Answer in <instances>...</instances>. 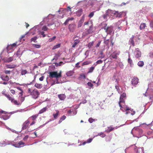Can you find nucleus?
<instances>
[{"label": "nucleus", "instance_id": "393cba45", "mask_svg": "<svg viewBox=\"0 0 153 153\" xmlns=\"http://www.w3.org/2000/svg\"><path fill=\"white\" fill-rule=\"evenodd\" d=\"M47 109L48 108L47 107H45L42 108L39 111V114H41L45 112L47 110Z\"/></svg>", "mask_w": 153, "mask_h": 153}, {"label": "nucleus", "instance_id": "0eeeda50", "mask_svg": "<svg viewBox=\"0 0 153 153\" xmlns=\"http://www.w3.org/2000/svg\"><path fill=\"white\" fill-rule=\"evenodd\" d=\"M108 34H110L114 32V30L113 29V27L112 26H110L108 27L107 30L105 31Z\"/></svg>", "mask_w": 153, "mask_h": 153}, {"label": "nucleus", "instance_id": "c756f323", "mask_svg": "<svg viewBox=\"0 0 153 153\" xmlns=\"http://www.w3.org/2000/svg\"><path fill=\"white\" fill-rule=\"evenodd\" d=\"M16 66V65L14 64L12 65H7L6 67L8 68H15Z\"/></svg>", "mask_w": 153, "mask_h": 153}, {"label": "nucleus", "instance_id": "c85d7f7f", "mask_svg": "<svg viewBox=\"0 0 153 153\" xmlns=\"http://www.w3.org/2000/svg\"><path fill=\"white\" fill-rule=\"evenodd\" d=\"M56 113L55 114H53V116L54 119H57V116L59 114V111L58 110H56Z\"/></svg>", "mask_w": 153, "mask_h": 153}, {"label": "nucleus", "instance_id": "2f4dec72", "mask_svg": "<svg viewBox=\"0 0 153 153\" xmlns=\"http://www.w3.org/2000/svg\"><path fill=\"white\" fill-rule=\"evenodd\" d=\"M74 73V72L73 71H70L66 73V75L67 76H71L73 75Z\"/></svg>", "mask_w": 153, "mask_h": 153}, {"label": "nucleus", "instance_id": "e433bc0d", "mask_svg": "<svg viewBox=\"0 0 153 153\" xmlns=\"http://www.w3.org/2000/svg\"><path fill=\"white\" fill-rule=\"evenodd\" d=\"M98 135L100 136L101 137L103 138L106 136V135L103 132H101L99 133Z\"/></svg>", "mask_w": 153, "mask_h": 153}, {"label": "nucleus", "instance_id": "9d476101", "mask_svg": "<svg viewBox=\"0 0 153 153\" xmlns=\"http://www.w3.org/2000/svg\"><path fill=\"white\" fill-rule=\"evenodd\" d=\"M114 10H111L109 9H108L106 11V15H108V16H113L114 13H113L114 12Z\"/></svg>", "mask_w": 153, "mask_h": 153}, {"label": "nucleus", "instance_id": "f704fd0d", "mask_svg": "<svg viewBox=\"0 0 153 153\" xmlns=\"http://www.w3.org/2000/svg\"><path fill=\"white\" fill-rule=\"evenodd\" d=\"M25 99V98L24 97L22 96L19 97V101L21 102V104H22V103L24 101Z\"/></svg>", "mask_w": 153, "mask_h": 153}, {"label": "nucleus", "instance_id": "a211bd4d", "mask_svg": "<svg viewBox=\"0 0 153 153\" xmlns=\"http://www.w3.org/2000/svg\"><path fill=\"white\" fill-rule=\"evenodd\" d=\"M134 36L132 35V37L130 38L129 40V42L130 43V44L132 45L133 46H134L135 45L134 41Z\"/></svg>", "mask_w": 153, "mask_h": 153}, {"label": "nucleus", "instance_id": "4c0bfd02", "mask_svg": "<svg viewBox=\"0 0 153 153\" xmlns=\"http://www.w3.org/2000/svg\"><path fill=\"white\" fill-rule=\"evenodd\" d=\"M37 39V37L36 36H35L33 37L32 38L30 39V41L32 42L33 41L34 42H36L37 41H36V40Z\"/></svg>", "mask_w": 153, "mask_h": 153}, {"label": "nucleus", "instance_id": "412c9836", "mask_svg": "<svg viewBox=\"0 0 153 153\" xmlns=\"http://www.w3.org/2000/svg\"><path fill=\"white\" fill-rule=\"evenodd\" d=\"M1 78L3 80L6 81H8L9 80V77L7 75H2Z\"/></svg>", "mask_w": 153, "mask_h": 153}, {"label": "nucleus", "instance_id": "a18cd8bd", "mask_svg": "<svg viewBox=\"0 0 153 153\" xmlns=\"http://www.w3.org/2000/svg\"><path fill=\"white\" fill-rule=\"evenodd\" d=\"M87 85L88 86H89L90 87L89 88H91L92 87H93V85L92 83L91 82H88L87 83Z\"/></svg>", "mask_w": 153, "mask_h": 153}, {"label": "nucleus", "instance_id": "6e6552de", "mask_svg": "<svg viewBox=\"0 0 153 153\" xmlns=\"http://www.w3.org/2000/svg\"><path fill=\"white\" fill-rule=\"evenodd\" d=\"M30 121L28 120H26L23 124L22 129L23 130H25L28 127Z\"/></svg>", "mask_w": 153, "mask_h": 153}, {"label": "nucleus", "instance_id": "1a4fd4ad", "mask_svg": "<svg viewBox=\"0 0 153 153\" xmlns=\"http://www.w3.org/2000/svg\"><path fill=\"white\" fill-rule=\"evenodd\" d=\"M112 126H110L108 127L107 129L105 131L107 133H109L111 131L114 130V129H117L118 128L117 126L113 127Z\"/></svg>", "mask_w": 153, "mask_h": 153}, {"label": "nucleus", "instance_id": "72a5a7b5", "mask_svg": "<svg viewBox=\"0 0 153 153\" xmlns=\"http://www.w3.org/2000/svg\"><path fill=\"white\" fill-rule=\"evenodd\" d=\"M137 65L140 67H142L144 65V62L143 61H140L138 62Z\"/></svg>", "mask_w": 153, "mask_h": 153}, {"label": "nucleus", "instance_id": "5701e85b", "mask_svg": "<svg viewBox=\"0 0 153 153\" xmlns=\"http://www.w3.org/2000/svg\"><path fill=\"white\" fill-rule=\"evenodd\" d=\"M101 25L102 26V28L105 30V31L108 27H107V24L102 23L101 24Z\"/></svg>", "mask_w": 153, "mask_h": 153}, {"label": "nucleus", "instance_id": "49530a36", "mask_svg": "<svg viewBox=\"0 0 153 153\" xmlns=\"http://www.w3.org/2000/svg\"><path fill=\"white\" fill-rule=\"evenodd\" d=\"M126 97V94L125 93H123L121 95L120 98H124Z\"/></svg>", "mask_w": 153, "mask_h": 153}, {"label": "nucleus", "instance_id": "680f3d73", "mask_svg": "<svg viewBox=\"0 0 153 153\" xmlns=\"http://www.w3.org/2000/svg\"><path fill=\"white\" fill-rule=\"evenodd\" d=\"M119 81V78H117L115 79V82L116 83L115 85H118V82Z\"/></svg>", "mask_w": 153, "mask_h": 153}, {"label": "nucleus", "instance_id": "ea45409f", "mask_svg": "<svg viewBox=\"0 0 153 153\" xmlns=\"http://www.w3.org/2000/svg\"><path fill=\"white\" fill-rule=\"evenodd\" d=\"M137 153H143V151L141 148H139L137 150Z\"/></svg>", "mask_w": 153, "mask_h": 153}, {"label": "nucleus", "instance_id": "79ce46f5", "mask_svg": "<svg viewBox=\"0 0 153 153\" xmlns=\"http://www.w3.org/2000/svg\"><path fill=\"white\" fill-rule=\"evenodd\" d=\"M94 67H92L90 68L89 69V71H88V73H91L94 70Z\"/></svg>", "mask_w": 153, "mask_h": 153}, {"label": "nucleus", "instance_id": "ddd939ff", "mask_svg": "<svg viewBox=\"0 0 153 153\" xmlns=\"http://www.w3.org/2000/svg\"><path fill=\"white\" fill-rule=\"evenodd\" d=\"M93 27L92 25L86 31V33L87 35L88 34H91L93 33Z\"/></svg>", "mask_w": 153, "mask_h": 153}, {"label": "nucleus", "instance_id": "423d86ee", "mask_svg": "<svg viewBox=\"0 0 153 153\" xmlns=\"http://www.w3.org/2000/svg\"><path fill=\"white\" fill-rule=\"evenodd\" d=\"M68 28L70 32H73L76 28V25L74 24H71L69 25Z\"/></svg>", "mask_w": 153, "mask_h": 153}, {"label": "nucleus", "instance_id": "8fccbe9b", "mask_svg": "<svg viewBox=\"0 0 153 153\" xmlns=\"http://www.w3.org/2000/svg\"><path fill=\"white\" fill-rule=\"evenodd\" d=\"M16 44L15 43H13L12 45H10V46H7V49H9V48L10 47H11V48H12L13 47L16 46Z\"/></svg>", "mask_w": 153, "mask_h": 153}, {"label": "nucleus", "instance_id": "4d7b16f0", "mask_svg": "<svg viewBox=\"0 0 153 153\" xmlns=\"http://www.w3.org/2000/svg\"><path fill=\"white\" fill-rule=\"evenodd\" d=\"M83 23L81 22H79L78 24L77 27H81Z\"/></svg>", "mask_w": 153, "mask_h": 153}, {"label": "nucleus", "instance_id": "f3484780", "mask_svg": "<svg viewBox=\"0 0 153 153\" xmlns=\"http://www.w3.org/2000/svg\"><path fill=\"white\" fill-rule=\"evenodd\" d=\"M0 118L3 119L4 120H5L8 119L9 117L8 115L6 114H0Z\"/></svg>", "mask_w": 153, "mask_h": 153}, {"label": "nucleus", "instance_id": "09e8293b", "mask_svg": "<svg viewBox=\"0 0 153 153\" xmlns=\"http://www.w3.org/2000/svg\"><path fill=\"white\" fill-rule=\"evenodd\" d=\"M110 56L113 59H116L117 58V56L116 54H112Z\"/></svg>", "mask_w": 153, "mask_h": 153}, {"label": "nucleus", "instance_id": "b1692460", "mask_svg": "<svg viewBox=\"0 0 153 153\" xmlns=\"http://www.w3.org/2000/svg\"><path fill=\"white\" fill-rule=\"evenodd\" d=\"M74 19V18L73 17H71V18H68L65 21L64 23L63 24L65 25H66L68 24V22H69L70 21H72V20H73Z\"/></svg>", "mask_w": 153, "mask_h": 153}, {"label": "nucleus", "instance_id": "f03ea898", "mask_svg": "<svg viewBox=\"0 0 153 153\" xmlns=\"http://www.w3.org/2000/svg\"><path fill=\"white\" fill-rule=\"evenodd\" d=\"M49 77L51 78H55L56 79L62 77L61 73H58L57 71H51L49 73Z\"/></svg>", "mask_w": 153, "mask_h": 153}, {"label": "nucleus", "instance_id": "473e14b6", "mask_svg": "<svg viewBox=\"0 0 153 153\" xmlns=\"http://www.w3.org/2000/svg\"><path fill=\"white\" fill-rule=\"evenodd\" d=\"M66 118V117L65 115H63L60 118L59 121V123H61L62 121L65 120Z\"/></svg>", "mask_w": 153, "mask_h": 153}, {"label": "nucleus", "instance_id": "a878e982", "mask_svg": "<svg viewBox=\"0 0 153 153\" xmlns=\"http://www.w3.org/2000/svg\"><path fill=\"white\" fill-rule=\"evenodd\" d=\"M34 86L39 89H40L42 88V84H38L37 83H36L35 84Z\"/></svg>", "mask_w": 153, "mask_h": 153}, {"label": "nucleus", "instance_id": "0e129e2a", "mask_svg": "<svg viewBox=\"0 0 153 153\" xmlns=\"http://www.w3.org/2000/svg\"><path fill=\"white\" fill-rule=\"evenodd\" d=\"M87 102V100L85 99H84L83 100L82 102H80L79 104V105H80L81 104L83 103V104H85Z\"/></svg>", "mask_w": 153, "mask_h": 153}, {"label": "nucleus", "instance_id": "f8f14e48", "mask_svg": "<svg viewBox=\"0 0 153 153\" xmlns=\"http://www.w3.org/2000/svg\"><path fill=\"white\" fill-rule=\"evenodd\" d=\"M25 144L22 141H20L17 144H13V146L16 147L20 148L22 147V145H24Z\"/></svg>", "mask_w": 153, "mask_h": 153}, {"label": "nucleus", "instance_id": "4be33fe9", "mask_svg": "<svg viewBox=\"0 0 153 153\" xmlns=\"http://www.w3.org/2000/svg\"><path fill=\"white\" fill-rule=\"evenodd\" d=\"M82 9H80L76 12V14L78 16H80L82 14Z\"/></svg>", "mask_w": 153, "mask_h": 153}, {"label": "nucleus", "instance_id": "052dcab7", "mask_svg": "<svg viewBox=\"0 0 153 153\" xmlns=\"http://www.w3.org/2000/svg\"><path fill=\"white\" fill-rule=\"evenodd\" d=\"M84 16H83L79 22H81L83 23L84 20Z\"/></svg>", "mask_w": 153, "mask_h": 153}, {"label": "nucleus", "instance_id": "4468645a", "mask_svg": "<svg viewBox=\"0 0 153 153\" xmlns=\"http://www.w3.org/2000/svg\"><path fill=\"white\" fill-rule=\"evenodd\" d=\"M128 63L130 64V66L131 67H132L133 66L134 64L133 63L132 60L131 58L130 55L128 56Z\"/></svg>", "mask_w": 153, "mask_h": 153}, {"label": "nucleus", "instance_id": "dca6fc26", "mask_svg": "<svg viewBox=\"0 0 153 153\" xmlns=\"http://www.w3.org/2000/svg\"><path fill=\"white\" fill-rule=\"evenodd\" d=\"M58 97L59 99L61 100H64L66 98V96L64 94H59Z\"/></svg>", "mask_w": 153, "mask_h": 153}, {"label": "nucleus", "instance_id": "7c9ffc66", "mask_svg": "<svg viewBox=\"0 0 153 153\" xmlns=\"http://www.w3.org/2000/svg\"><path fill=\"white\" fill-rule=\"evenodd\" d=\"M4 95L6 97L10 100L11 102L13 100L14 98H12L11 97L9 94H4Z\"/></svg>", "mask_w": 153, "mask_h": 153}, {"label": "nucleus", "instance_id": "aec40b11", "mask_svg": "<svg viewBox=\"0 0 153 153\" xmlns=\"http://www.w3.org/2000/svg\"><path fill=\"white\" fill-rule=\"evenodd\" d=\"M74 42L72 46V48H75L76 45L80 42V40L79 39H76L74 40Z\"/></svg>", "mask_w": 153, "mask_h": 153}, {"label": "nucleus", "instance_id": "13d9d810", "mask_svg": "<svg viewBox=\"0 0 153 153\" xmlns=\"http://www.w3.org/2000/svg\"><path fill=\"white\" fill-rule=\"evenodd\" d=\"M94 15V12H91L89 14L88 16L90 18H91Z\"/></svg>", "mask_w": 153, "mask_h": 153}, {"label": "nucleus", "instance_id": "69168bd1", "mask_svg": "<svg viewBox=\"0 0 153 153\" xmlns=\"http://www.w3.org/2000/svg\"><path fill=\"white\" fill-rule=\"evenodd\" d=\"M105 41H104V43L106 45H108V43H109V40L108 39V40H105Z\"/></svg>", "mask_w": 153, "mask_h": 153}, {"label": "nucleus", "instance_id": "9b49d317", "mask_svg": "<svg viewBox=\"0 0 153 153\" xmlns=\"http://www.w3.org/2000/svg\"><path fill=\"white\" fill-rule=\"evenodd\" d=\"M113 13L114 15L113 17H118L120 18L121 17L122 13L121 12L119 13L118 11H116L115 10L114 11Z\"/></svg>", "mask_w": 153, "mask_h": 153}, {"label": "nucleus", "instance_id": "37998d69", "mask_svg": "<svg viewBox=\"0 0 153 153\" xmlns=\"http://www.w3.org/2000/svg\"><path fill=\"white\" fill-rule=\"evenodd\" d=\"M33 45L34 47L37 48H40L41 47V45H40L34 44Z\"/></svg>", "mask_w": 153, "mask_h": 153}, {"label": "nucleus", "instance_id": "864d4df0", "mask_svg": "<svg viewBox=\"0 0 153 153\" xmlns=\"http://www.w3.org/2000/svg\"><path fill=\"white\" fill-rule=\"evenodd\" d=\"M56 36H53L52 38H50L49 39V42H51L53 40H54L56 38Z\"/></svg>", "mask_w": 153, "mask_h": 153}, {"label": "nucleus", "instance_id": "5fc2aeb1", "mask_svg": "<svg viewBox=\"0 0 153 153\" xmlns=\"http://www.w3.org/2000/svg\"><path fill=\"white\" fill-rule=\"evenodd\" d=\"M48 29V28L46 26H44L42 28V30L44 31H46Z\"/></svg>", "mask_w": 153, "mask_h": 153}, {"label": "nucleus", "instance_id": "7ed1b4c3", "mask_svg": "<svg viewBox=\"0 0 153 153\" xmlns=\"http://www.w3.org/2000/svg\"><path fill=\"white\" fill-rule=\"evenodd\" d=\"M139 79L137 77H134L131 80V84L134 87H136L139 82Z\"/></svg>", "mask_w": 153, "mask_h": 153}, {"label": "nucleus", "instance_id": "bb28decb", "mask_svg": "<svg viewBox=\"0 0 153 153\" xmlns=\"http://www.w3.org/2000/svg\"><path fill=\"white\" fill-rule=\"evenodd\" d=\"M21 75H25V74H27L28 72L26 70H24L22 69L21 70Z\"/></svg>", "mask_w": 153, "mask_h": 153}, {"label": "nucleus", "instance_id": "bf43d9fd", "mask_svg": "<svg viewBox=\"0 0 153 153\" xmlns=\"http://www.w3.org/2000/svg\"><path fill=\"white\" fill-rule=\"evenodd\" d=\"M58 58V56L57 55H56L55 56H54L52 60V61L55 60H56Z\"/></svg>", "mask_w": 153, "mask_h": 153}, {"label": "nucleus", "instance_id": "c03bdc74", "mask_svg": "<svg viewBox=\"0 0 153 153\" xmlns=\"http://www.w3.org/2000/svg\"><path fill=\"white\" fill-rule=\"evenodd\" d=\"M38 116V115L35 114V115H33L31 117L32 118V120H35L37 118Z\"/></svg>", "mask_w": 153, "mask_h": 153}, {"label": "nucleus", "instance_id": "cd10ccee", "mask_svg": "<svg viewBox=\"0 0 153 153\" xmlns=\"http://www.w3.org/2000/svg\"><path fill=\"white\" fill-rule=\"evenodd\" d=\"M146 27V25L145 23H141L140 26V30L144 29Z\"/></svg>", "mask_w": 153, "mask_h": 153}, {"label": "nucleus", "instance_id": "603ef678", "mask_svg": "<svg viewBox=\"0 0 153 153\" xmlns=\"http://www.w3.org/2000/svg\"><path fill=\"white\" fill-rule=\"evenodd\" d=\"M63 63L62 62H59V63H55V65L56 66H60L62 64H63Z\"/></svg>", "mask_w": 153, "mask_h": 153}, {"label": "nucleus", "instance_id": "de8ad7c7", "mask_svg": "<svg viewBox=\"0 0 153 153\" xmlns=\"http://www.w3.org/2000/svg\"><path fill=\"white\" fill-rule=\"evenodd\" d=\"M13 60V58L12 57H10L8 58L7 59V62H10L12 61Z\"/></svg>", "mask_w": 153, "mask_h": 153}, {"label": "nucleus", "instance_id": "6e6d98bb", "mask_svg": "<svg viewBox=\"0 0 153 153\" xmlns=\"http://www.w3.org/2000/svg\"><path fill=\"white\" fill-rule=\"evenodd\" d=\"M7 112H5L4 111L1 110L0 111V114H7Z\"/></svg>", "mask_w": 153, "mask_h": 153}, {"label": "nucleus", "instance_id": "a19ab883", "mask_svg": "<svg viewBox=\"0 0 153 153\" xmlns=\"http://www.w3.org/2000/svg\"><path fill=\"white\" fill-rule=\"evenodd\" d=\"M22 53L21 52V51L19 50L16 53V55L18 57H20Z\"/></svg>", "mask_w": 153, "mask_h": 153}, {"label": "nucleus", "instance_id": "3c124183", "mask_svg": "<svg viewBox=\"0 0 153 153\" xmlns=\"http://www.w3.org/2000/svg\"><path fill=\"white\" fill-rule=\"evenodd\" d=\"M88 121L90 123H92L93 122L95 121V119H93L92 118H90L88 119Z\"/></svg>", "mask_w": 153, "mask_h": 153}, {"label": "nucleus", "instance_id": "e2e57ef3", "mask_svg": "<svg viewBox=\"0 0 153 153\" xmlns=\"http://www.w3.org/2000/svg\"><path fill=\"white\" fill-rule=\"evenodd\" d=\"M115 88L117 91H119L120 90V88L118 85H115Z\"/></svg>", "mask_w": 153, "mask_h": 153}, {"label": "nucleus", "instance_id": "6ab92c4d", "mask_svg": "<svg viewBox=\"0 0 153 153\" xmlns=\"http://www.w3.org/2000/svg\"><path fill=\"white\" fill-rule=\"evenodd\" d=\"M11 102L14 105H21V103L19 101H17L16 100H14V99H13Z\"/></svg>", "mask_w": 153, "mask_h": 153}, {"label": "nucleus", "instance_id": "58836bf2", "mask_svg": "<svg viewBox=\"0 0 153 153\" xmlns=\"http://www.w3.org/2000/svg\"><path fill=\"white\" fill-rule=\"evenodd\" d=\"M94 43V42H89L88 45V47L90 48L93 45Z\"/></svg>", "mask_w": 153, "mask_h": 153}, {"label": "nucleus", "instance_id": "20e7f679", "mask_svg": "<svg viewBox=\"0 0 153 153\" xmlns=\"http://www.w3.org/2000/svg\"><path fill=\"white\" fill-rule=\"evenodd\" d=\"M135 57L137 59H139L141 56V53L138 48L136 49L134 51Z\"/></svg>", "mask_w": 153, "mask_h": 153}, {"label": "nucleus", "instance_id": "2eb2a0df", "mask_svg": "<svg viewBox=\"0 0 153 153\" xmlns=\"http://www.w3.org/2000/svg\"><path fill=\"white\" fill-rule=\"evenodd\" d=\"M93 139V138H90L88 140H87L86 141H84V142L82 143H81L80 145H85L86 143H90L91 142Z\"/></svg>", "mask_w": 153, "mask_h": 153}, {"label": "nucleus", "instance_id": "c9c22d12", "mask_svg": "<svg viewBox=\"0 0 153 153\" xmlns=\"http://www.w3.org/2000/svg\"><path fill=\"white\" fill-rule=\"evenodd\" d=\"M125 101L123 99V98L121 99L120 98V101L119 102V105H120V104H121V103H123L124 104H125Z\"/></svg>", "mask_w": 153, "mask_h": 153}, {"label": "nucleus", "instance_id": "338daca9", "mask_svg": "<svg viewBox=\"0 0 153 153\" xmlns=\"http://www.w3.org/2000/svg\"><path fill=\"white\" fill-rule=\"evenodd\" d=\"M102 61L101 60H98L96 62V63L97 64H101V63H102Z\"/></svg>", "mask_w": 153, "mask_h": 153}, {"label": "nucleus", "instance_id": "39448f33", "mask_svg": "<svg viewBox=\"0 0 153 153\" xmlns=\"http://www.w3.org/2000/svg\"><path fill=\"white\" fill-rule=\"evenodd\" d=\"M119 106L120 107V109L123 111H125L128 110H130L129 108L127 106L124 105H122V104H120Z\"/></svg>", "mask_w": 153, "mask_h": 153}, {"label": "nucleus", "instance_id": "f257e3e1", "mask_svg": "<svg viewBox=\"0 0 153 153\" xmlns=\"http://www.w3.org/2000/svg\"><path fill=\"white\" fill-rule=\"evenodd\" d=\"M28 92L31 96L34 99H36L39 97L40 93L36 89L32 90L30 88L28 89Z\"/></svg>", "mask_w": 153, "mask_h": 153}, {"label": "nucleus", "instance_id": "774afa93", "mask_svg": "<svg viewBox=\"0 0 153 153\" xmlns=\"http://www.w3.org/2000/svg\"><path fill=\"white\" fill-rule=\"evenodd\" d=\"M150 26L151 28L153 27V21H151L150 23Z\"/></svg>", "mask_w": 153, "mask_h": 153}]
</instances>
